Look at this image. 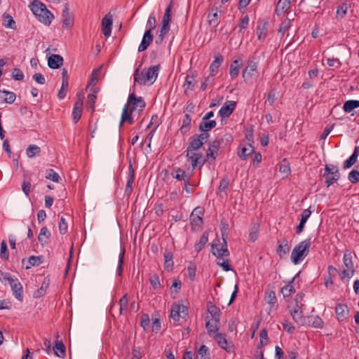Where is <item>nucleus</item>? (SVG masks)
<instances>
[{"instance_id":"obj_5","label":"nucleus","mask_w":359,"mask_h":359,"mask_svg":"<svg viewBox=\"0 0 359 359\" xmlns=\"http://www.w3.org/2000/svg\"><path fill=\"white\" fill-rule=\"evenodd\" d=\"M257 68L258 63L257 62L252 60L248 61L247 66L242 73V76L246 83L252 84L253 81L259 76Z\"/></svg>"},{"instance_id":"obj_31","label":"nucleus","mask_w":359,"mask_h":359,"mask_svg":"<svg viewBox=\"0 0 359 359\" xmlns=\"http://www.w3.org/2000/svg\"><path fill=\"white\" fill-rule=\"evenodd\" d=\"M133 111L129 110L127 107H123L122 114H121V121L119 123V127L121 128L124 122H128L130 124L134 123V119L132 117V113Z\"/></svg>"},{"instance_id":"obj_2","label":"nucleus","mask_w":359,"mask_h":359,"mask_svg":"<svg viewBox=\"0 0 359 359\" xmlns=\"http://www.w3.org/2000/svg\"><path fill=\"white\" fill-rule=\"evenodd\" d=\"M159 69V65L150 67L145 73H139V69H137L133 75L135 83H138L140 85H145L147 83H154L158 76Z\"/></svg>"},{"instance_id":"obj_11","label":"nucleus","mask_w":359,"mask_h":359,"mask_svg":"<svg viewBox=\"0 0 359 359\" xmlns=\"http://www.w3.org/2000/svg\"><path fill=\"white\" fill-rule=\"evenodd\" d=\"M188 316V308L184 304L174 303L170 309V318L175 321L178 322L180 318H186Z\"/></svg>"},{"instance_id":"obj_57","label":"nucleus","mask_w":359,"mask_h":359,"mask_svg":"<svg viewBox=\"0 0 359 359\" xmlns=\"http://www.w3.org/2000/svg\"><path fill=\"white\" fill-rule=\"evenodd\" d=\"M125 255V250L123 249L118 255V264L117 266L116 273L118 276H121L123 273V259Z\"/></svg>"},{"instance_id":"obj_54","label":"nucleus","mask_w":359,"mask_h":359,"mask_svg":"<svg viewBox=\"0 0 359 359\" xmlns=\"http://www.w3.org/2000/svg\"><path fill=\"white\" fill-rule=\"evenodd\" d=\"M46 178L55 182H59L60 180V177L59 175L53 169L46 170Z\"/></svg>"},{"instance_id":"obj_17","label":"nucleus","mask_w":359,"mask_h":359,"mask_svg":"<svg viewBox=\"0 0 359 359\" xmlns=\"http://www.w3.org/2000/svg\"><path fill=\"white\" fill-rule=\"evenodd\" d=\"M112 27V15L107 13L102 20V29L103 34L109 37L111 33Z\"/></svg>"},{"instance_id":"obj_29","label":"nucleus","mask_w":359,"mask_h":359,"mask_svg":"<svg viewBox=\"0 0 359 359\" xmlns=\"http://www.w3.org/2000/svg\"><path fill=\"white\" fill-rule=\"evenodd\" d=\"M219 325V319L212 318L210 320L206 321L205 327L208 330V334L212 336L213 334L218 333Z\"/></svg>"},{"instance_id":"obj_10","label":"nucleus","mask_w":359,"mask_h":359,"mask_svg":"<svg viewBox=\"0 0 359 359\" xmlns=\"http://www.w3.org/2000/svg\"><path fill=\"white\" fill-rule=\"evenodd\" d=\"M203 210L201 208H195L190 215V224L193 231H199L202 228Z\"/></svg>"},{"instance_id":"obj_12","label":"nucleus","mask_w":359,"mask_h":359,"mask_svg":"<svg viewBox=\"0 0 359 359\" xmlns=\"http://www.w3.org/2000/svg\"><path fill=\"white\" fill-rule=\"evenodd\" d=\"M186 157L191 161L193 169L196 167L201 169L206 161V159L203 158V154L196 151L187 150Z\"/></svg>"},{"instance_id":"obj_58","label":"nucleus","mask_w":359,"mask_h":359,"mask_svg":"<svg viewBox=\"0 0 359 359\" xmlns=\"http://www.w3.org/2000/svg\"><path fill=\"white\" fill-rule=\"evenodd\" d=\"M0 257L5 260L8 259V257H9V253L8 251L7 244L5 241H3L1 243Z\"/></svg>"},{"instance_id":"obj_56","label":"nucleus","mask_w":359,"mask_h":359,"mask_svg":"<svg viewBox=\"0 0 359 359\" xmlns=\"http://www.w3.org/2000/svg\"><path fill=\"white\" fill-rule=\"evenodd\" d=\"M4 26L7 28L15 29L16 25L15 22L13 20V18L9 14H4Z\"/></svg>"},{"instance_id":"obj_40","label":"nucleus","mask_w":359,"mask_h":359,"mask_svg":"<svg viewBox=\"0 0 359 359\" xmlns=\"http://www.w3.org/2000/svg\"><path fill=\"white\" fill-rule=\"evenodd\" d=\"M359 107V100H350L344 102L343 109L346 113H350Z\"/></svg>"},{"instance_id":"obj_19","label":"nucleus","mask_w":359,"mask_h":359,"mask_svg":"<svg viewBox=\"0 0 359 359\" xmlns=\"http://www.w3.org/2000/svg\"><path fill=\"white\" fill-rule=\"evenodd\" d=\"M196 73L194 71H190L186 76L185 82L184 83V93H187L189 90H193L196 83Z\"/></svg>"},{"instance_id":"obj_51","label":"nucleus","mask_w":359,"mask_h":359,"mask_svg":"<svg viewBox=\"0 0 359 359\" xmlns=\"http://www.w3.org/2000/svg\"><path fill=\"white\" fill-rule=\"evenodd\" d=\"M309 325L315 328H322L323 326V321L318 316H311L309 320Z\"/></svg>"},{"instance_id":"obj_33","label":"nucleus","mask_w":359,"mask_h":359,"mask_svg":"<svg viewBox=\"0 0 359 359\" xmlns=\"http://www.w3.org/2000/svg\"><path fill=\"white\" fill-rule=\"evenodd\" d=\"M290 0H279L276 8V14L279 15L286 13L290 8Z\"/></svg>"},{"instance_id":"obj_32","label":"nucleus","mask_w":359,"mask_h":359,"mask_svg":"<svg viewBox=\"0 0 359 359\" xmlns=\"http://www.w3.org/2000/svg\"><path fill=\"white\" fill-rule=\"evenodd\" d=\"M50 238V232L46 226H43L41 229L38 236L39 242L41 244V245H46L49 243Z\"/></svg>"},{"instance_id":"obj_34","label":"nucleus","mask_w":359,"mask_h":359,"mask_svg":"<svg viewBox=\"0 0 359 359\" xmlns=\"http://www.w3.org/2000/svg\"><path fill=\"white\" fill-rule=\"evenodd\" d=\"M191 118L189 114H185L182 121V126L180 128V132L182 135L187 134L191 129Z\"/></svg>"},{"instance_id":"obj_38","label":"nucleus","mask_w":359,"mask_h":359,"mask_svg":"<svg viewBox=\"0 0 359 359\" xmlns=\"http://www.w3.org/2000/svg\"><path fill=\"white\" fill-rule=\"evenodd\" d=\"M53 351L55 354L60 358H64L65 356L66 348L62 341L57 340L55 341Z\"/></svg>"},{"instance_id":"obj_55","label":"nucleus","mask_w":359,"mask_h":359,"mask_svg":"<svg viewBox=\"0 0 359 359\" xmlns=\"http://www.w3.org/2000/svg\"><path fill=\"white\" fill-rule=\"evenodd\" d=\"M1 93L6 95V97L4 99V101L6 103L12 104L15 102V100L16 99V95L13 92L3 90H0V93Z\"/></svg>"},{"instance_id":"obj_30","label":"nucleus","mask_w":359,"mask_h":359,"mask_svg":"<svg viewBox=\"0 0 359 359\" xmlns=\"http://www.w3.org/2000/svg\"><path fill=\"white\" fill-rule=\"evenodd\" d=\"M358 156H359V147H355L354 148L352 155L344 162V164H343L344 169H348V168H350L351 166H353L357 162Z\"/></svg>"},{"instance_id":"obj_6","label":"nucleus","mask_w":359,"mask_h":359,"mask_svg":"<svg viewBox=\"0 0 359 359\" xmlns=\"http://www.w3.org/2000/svg\"><path fill=\"white\" fill-rule=\"evenodd\" d=\"M323 177L325 178L327 187H329L340 179L341 175L339 168L333 164H326Z\"/></svg>"},{"instance_id":"obj_7","label":"nucleus","mask_w":359,"mask_h":359,"mask_svg":"<svg viewBox=\"0 0 359 359\" xmlns=\"http://www.w3.org/2000/svg\"><path fill=\"white\" fill-rule=\"evenodd\" d=\"M1 275L5 280L9 283L15 297L22 302L23 299V288L18 279L13 278L9 273H1Z\"/></svg>"},{"instance_id":"obj_16","label":"nucleus","mask_w":359,"mask_h":359,"mask_svg":"<svg viewBox=\"0 0 359 359\" xmlns=\"http://www.w3.org/2000/svg\"><path fill=\"white\" fill-rule=\"evenodd\" d=\"M221 144V140H213L209 142V147L206 151V158H212L215 161L218 155V151Z\"/></svg>"},{"instance_id":"obj_28","label":"nucleus","mask_w":359,"mask_h":359,"mask_svg":"<svg viewBox=\"0 0 359 359\" xmlns=\"http://www.w3.org/2000/svg\"><path fill=\"white\" fill-rule=\"evenodd\" d=\"M214 338L220 348L227 351L228 352L231 351V347L229 346V342L224 334L222 333H216L214 335Z\"/></svg>"},{"instance_id":"obj_47","label":"nucleus","mask_w":359,"mask_h":359,"mask_svg":"<svg viewBox=\"0 0 359 359\" xmlns=\"http://www.w3.org/2000/svg\"><path fill=\"white\" fill-rule=\"evenodd\" d=\"M43 262V257L42 256H34L32 255L28 259V264L26 266L27 269H29L32 266H38Z\"/></svg>"},{"instance_id":"obj_3","label":"nucleus","mask_w":359,"mask_h":359,"mask_svg":"<svg viewBox=\"0 0 359 359\" xmlns=\"http://www.w3.org/2000/svg\"><path fill=\"white\" fill-rule=\"evenodd\" d=\"M228 224H226L221 229L222 243H220L219 240H215L212 244V254L217 257H228L229 255V251L227 249V242L226 240L228 238Z\"/></svg>"},{"instance_id":"obj_18","label":"nucleus","mask_w":359,"mask_h":359,"mask_svg":"<svg viewBox=\"0 0 359 359\" xmlns=\"http://www.w3.org/2000/svg\"><path fill=\"white\" fill-rule=\"evenodd\" d=\"M236 102L235 101H227L224 105L221 107L219 111V115L222 118L229 117L233 111L236 107Z\"/></svg>"},{"instance_id":"obj_62","label":"nucleus","mask_w":359,"mask_h":359,"mask_svg":"<svg viewBox=\"0 0 359 359\" xmlns=\"http://www.w3.org/2000/svg\"><path fill=\"white\" fill-rule=\"evenodd\" d=\"M11 76L15 81H22L25 77L23 72L18 68H14L13 69Z\"/></svg>"},{"instance_id":"obj_22","label":"nucleus","mask_w":359,"mask_h":359,"mask_svg":"<svg viewBox=\"0 0 359 359\" xmlns=\"http://www.w3.org/2000/svg\"><path fill=\"white\" fill-rule=\"evenodd\" d=\"M214 58V61L210 65V76L211 77H213L217 74L219 68L223 62V57L219 53L215 55Z\"/></svg>"},{"instance_id":"obj_49","label":"nucleus","mask_w":359,"mask_h":359,"mask_svg":"<svg viewBox=\"0 0 359 359\" xmlns=\"http://www.w3.org/2000/svg\"><path fill=\"white\" fill-rule=\"evenodd\" d=\"M119 304V311L118 316H121L124 313V311H126L128 304V297L127 294H125L118 301Z\"/></svg>"},{"instance_id":"obj_53","label":"nucleus","mask_w":359,"mask_h":359,"mask_svg":"<svg viewBox=\"0 0 359 359\" xmlns=\"http://www.w3.org/2000/svg\"><path fill=\"white\" fill-rule=\"evenodd\" d=\"M48 285H49V281L48 280H47V281L44 280L42 283L41 286L40 287V288L34 292V298H39V297H42L43 295H44V294L46 293V291Z\"/></svg>"},{"instance_id":"obj_48","label":"nucleus","mask_w":359,"mask_h":359,"mask_svg":"<svg viewBox=\"0 0 359 359\" xmlns=\"http://www.w3.org/2000/svg\"><path fill=\"white\" fill-rule=\"evenodd\" d=\"M197 359H210L208 348L205 345H201L197 351Z\"/></svg>"},{"instance_id":"obj_60","label":"nucleus","mask_w":359,"mask_h":359,"mask_svg":"<svg viewBox=\"0 0 359 359\" xmlns=\"http://www.w3.org/2000/svg\"><path fill=\"white\" fill-rule=\"evenodd\" d=\"M348 180L352 184H356L359 182V171L356 170H351L348 175Z\"/></svg>"},{"instance_id":"obj_15","label":"nucleus","mask_w":359,"mask_h":359,"mask_svg":"<svg viewBox=\"0 0 359 359\" xmlns=\"http://www.w3.org/2000/svg\"><path fill=\"white\" fill-rule=\"evenodd\" d=\"M290 313L296 323L299 325H304L305 324L306 319L303 316L301 306H299L297 303H296L293 309H290Z\"/></svg>"},{"instance_id":"obj_9","label":"nucleus","mask_w":359,"mask_h":359,"mask_svg":"<svg viewBox=\"0 0 359 359\" xmlns=\"http://www.w3.org/2000/svg\"><path fill=\"white\" fill-rule=\"evenodd\" d=\"M344 265L345 268L343 269L340 274L342 280L346 278L350 279L355 273V269L352 261V256L351 252L345 253L343 257Z\"/></svg>"},{"instance_id":"obj_37","label":"nucleus","mask_w":359,"mask_h":359,"mask_svg":"<svg viewBox=\"0 0 359 359\" xmlns=\"http://www.w3.org/2000/svg\"><path fill=\"white\" fill-rule=\"evenodd\" d=\"M294 277L292 279V280H290V282L287 283V284H286L284 287H283L281 288V293L283 294V297L285 298V297H290L292 294L294 293L295 292V289L294 287V285H293V282L294 280Z\"/></svg>"},{"instance_id":"obj_43","label":"nucleus","mask_w":359,"mask_h":359,"mask_svg":"<svg viewBox=\"0 0 359 359\" xmlns=\"http://www.w3.org/2000/svg\"><path fill=\"white\" fill-rule=\"evenodd\" d=\"M208 241V233L207 231L203 232V235L201 236L199 241L196 243L194 245L195 250L197 252H200L205 245Z\"/></svg>"},{"instance_id":"obj_42","label":"nucleus","mask_w":359,"mask_h":359,"mask_svg":"<svg viewBox=\"0 0 359 359\" xmlns=\"http://www.w3.org/2000/svg\"><path fill=\"white\" fill-rule=\"evenodd\" d=\"M173 255L171 252L166 251L164 253V267L168 271H171L173 267Z\"/></svg>"},{"instance_id":"obj_27","label":"nucleus","mask_w":359,"mask_h":359,"mask_svg":"<svg viewBox=\"0 0 359 359\" xmlns=\"http://www.w3.org/2000/svg\"><path fill=\"white\" fill-rule=\"evenodd\" d=\"M153 41V35L150 31H145L141 43L138 47V51L145 50Z\"/></svg>"},{"instance_id":"obj_24","label":"nucleus","mask_w":359,"mask_h":359,"mask_svg":"<svg viewBox=\"0 0 359 359\" xmlns=\"http://www.w3.org/2000/svg\"><path fill=\"white\" fill-rule=\"evenodd\" d=\"M63 64V57L60 55L53 54L48 59V65L51 69H58Z\"/></svg>"},{"instance_id":"obj_41","label":"nucleus","mask_w":359,"mask_h":359,"mask_svg":"<svg viewBox=\"0 0 359 359\" xmlns=\"http://www.w3.org/2000/svg\"><path fill=\"white\" fill-rule=\"evenodd\" d=\"M241 63L238 60H234L230 65L229 74L231 79H235L238 76L240 71Z\"/></svg>"},{"instance_id":"obj_45","label":"nucleus","mask_w":359,"mask_h":359,"mask_svg":"<svg viewBox=\"0 0 359 359\" xmlns=\"http://www.w3.org/2000/svg\"><path fill=\"white\" fill-rule=\"evenodd\" d=\"M171 176L179 180V181H185L187 178H189L186 174L184 170L181 168H175L171 172Z\"/></svg>"},{"instance_id":"obj_1","label":"nucleus","mask_w":359,"mask_h":359,"mask_svg":"<svg viewBox=\"0 0 359 359\" xmlns=\"http://www.w3.org/2000/svg\"><path fill=\"white\" fill-rule=\"evenodd\" d=\"M29 8L39 22L47 26L50 25L54 15L44 4L39 0H34L29 4Z\"/></svg>"},{"instance_id":"obj_64","label":"nucleus","mask_w":359,"mask_h":359,"mask_svg":"<svg viewBox=\"0 0 359 359\" xmlns=\"http://www.w3.org/2000/svg\"><path fill=\"white\" fill-rule=\"evenodd\" d=\"M290 21L288 19L285 20L280 25L278 32L283 35L290 29Z\"/></svg>"},{"instance_id":"obj_8","label":"nucleus","mask_w":359,"mask_h":359,"mask_svg":"<svg viewBox=\"0 0 359 359\" xmlns=\"http://www.w3.org/2000/svg\"><path fill=\"white\" fill-rule=\"evenodd\" d=\"M132 111H138L139 112L143 111L146 104L142 97H137L134 93L129 95L126 104L124 105Z\"/></svg>"},{"instance_id":"obj_50","label":"nucleus","mask_w":359,"mask_h":359,"mask_svg":"<svg viewBox=\"0 0 359 359\" xmlns=\"http://www.w3.org/2000/svg\"><path fill=\"white\" fill-rule=\"evenodd\" d=\"M208 311L211 315L212 318L219 319L221 313L219 309L210 302L208 304Z\"/></svg>"},{"instance_id":"obj_52","label":"nucleus","mask_w":359,"mask_h":359,"mask_svg":"<svg viewBox=\"0 0 359 359\" xmlns=\"http://www.w3.org/2000/svg\"><path fill=\"white\" fill-rule=\"evenodd\" d=\"M172 2L165 9V13L163 15L162 25H170L171 22V11H172Z\"/></svg>"},{"instance_id":"obj_44","label":"nucleus","mask_w":359,"mask_h":359,"mask_svg":"<svg viewBox=\"0 0 359 359\" xmlns=\"http://www.w3.org/2000/svg\"><path fill=\"white\" fill-rule=\"evenodd\" d=\"M41 153V148L36 144H30L26 149V154L29 158H34L39 155Z\"/></svg>"},{"instance_id":"obj_23","label":"nucleus","mask_w":359,"mask_h":359,"mask_svg":"<svg viewBox=\"0 0 359 359\" xmlns=\"http://www.w3.org/2000/svg\"><path fill=\"white\" fill-rule=\"evenodd\" d=\"M82 111H83V99H82V97L79 96L78 100H76V102L74 104V107L73 111H72L73 120L75 123H77L80 120V118L81 117Z\"/></svg>"},{"instance_id":"obj_39","label":"nucleus","mask_w":359,"mask_h":359,"mask_svg":"<svg viewBox=\"0 0 359 359\" xmlns=\"http://www.w3.org/2000/svg\"><path fill=\"white\" fill-rule=\"evenodd\" d=\"M216 126V121L212 120H203L199 125V130L203 133L214 128Z\"/></svg>"},{"instance_id":"obj_21","label":"nucleus","mask_w":359,"mask_h":359,"mask_svg":"<svg viewBox=\"0 0 359 359\" xmlns=\"http://www.w3.org/2000/svg\"><path fill=\"white\" fill-rule=\"evenodd\" d=\"M335 313L337 318L339 321H343L348 318L349 310L346 304H338L335 306Z\"/></svg>"},{"instance_id":"obj_13","label":"nucleus","mask_w":359,"mask_h":359,"mask_svg":"<svg viewBox=\"0 0 359 359\" xmlns=\"http://www.w3.org/2000/svg\"><path fill=\"white\" fill-rule=\"evenodd\" d=\"M209 134L208 133H202L198 135L193 136L189 143L187 150L196 151L208 141Z\"/></svg>"},{"instance_id":"obj_46","label":"nucleus","mask_w":359,"mask_h":359,"mask_svg":"<svg viewBox=\"0 0 359 359\" xmlns=\"http://www.w3.org/2000/svg\"><path fill=\"white\" fill-rule=\"evenodd\" d=\"M254 151V148L251 144H248V147H243L238 152V156L242 160H245L248 156H250Z\"/></svg>"},{"instance_id":"obj_14","label":"nucleus","mask_w":359,"mask_h":359,"mask_svg":"<svg viewBox=\"0 0 359 359\" xmlns=\"http://www.w3.org/2000/svg\"><path fill=\"white\" fill-rule=\"evenodd\" d=\"M208 22L210 26L216 28L220 22V15L218 12V8L213 6L208 15Z\"/></svg>"},{"instance_id":"obj_4","label":"nucleus","mask_w":359,"mask_h":359,"mask_svg":"<svg viewBox=\"0 0 359 359\" xmlns=\"http://www.w3.org/2000/svg\"><path fill=\"white\" fill-rule=\"evenodd\" d=\"M311 244V238H307L294 248L291 253V260L294 264H299L307 256Z\"/></svg>"},{"instance_id":"obj_26","label":"nucleus","mask_w":359,"mask_h":359,"mask_svg":"<svg viewBox=\"0 0 359 359\" xmlns=\"http://www.w3.org/2000/svg\"><path fill=\"white\" fill-rule=\"evenodd\" d=\"M135 180V171L130 165L129 167L128 175L127 177L126 187L125 190V195L129 196L133 192V184Z\"/></svg>"},{"instance_id":"obj_59","label":"nucleus","mask_w":359,"mask_h":359,"mask_svg":"<svg viewBox=\"0 0 359 359\" xmlns=\"http://www.w3.org/2000/svg\"><path fill=\"white\" fill-rule=\"evenodd\" d=\"M147 26L148 29L147 31H150L151 34H152V31L156 28V20L155 15L151 13L147 20Z\"/></svg>"},{"instance_id":"obj_35","label":"nucleus","mask_w":359,"mask_h":359,"mask_svg":"<svg viewBox=\"0 0 359 359\" xmlns=\"http://www.w3.org/2000/svg\"><path fill=\"white\" fill-rule=\"evenodd\" d=\"M73 25L72 16L69 12V8L66 4L62 11V25L65 28H68Z\"/></svg>"},{"instance_id":"obj_25","label":"nucleus","mask_w":359,"mask_h":359,"mask_svg":"<svg viewBox=\"0 0 359 359\" xmlns=\"http://www.w3.org/2000/svg\"><path fill=\"white\" fill-rule=\"evenodd\" d=\"M290 248L288 241L286 238H283L278 241V245L276 249V252L280 258L287 255L290 252Z\"/></svg>"},{"instance_id":"obj_63","label":"nucleus","mask_w":359,"mask_h":359,"mask_svg":"<svg viewBox=\"0 0 359 359\" xmlns=\"http://www.w3.org/2000/svg\"><path fill=\"white\" fill-rule=\"evenodd\" d=\"M150 325V319L148 314H143L141 316L140 325L144 330H147Z\"/></svg>"},{"instance_id":"obj_20","label":"nucleus","mask_w":359,"mask_h":359,"mask_svg":"<svg viewBox=\"0 0 359 359\" xmlns=\"http://www.w3.org/2000/svg\"><path fill=\"white\" fill-rule=\"evenodd\" d=\"M269 22L266 20L259 21L256 29V34L259 41L265 39L268 34Z\"/></svg>"},{"instance_id":"obj_36","label":"nucleus","mask_w":359,"mask_h":359,"mask_svg":"<svg viewBox=\"0 0 359 359\" xmlns=\"http://www.w3.org/2000/svg\"><path fill=\"white\" fill-rule=\"evenodd\" d=\"M264 299L266 302L270 305L271 308L277 306V299L276 293L273 290H266L265 292Z\"/></svg>"},{"instance_id":"obj_61","label":"nucleus","mask_w":359,"mask_h":359,"mask_svg":"<svg viewBox=\"0 0 359 359\" xmlns=\"http://www.w3.org/2000/svg\"><path fill=\"white\" fill-rule=\"evenodd\" d=\"M68 226L66 219L62 216L59 222V231L61 234H65L67 232Z\"/></svg>"}]
</instances>
